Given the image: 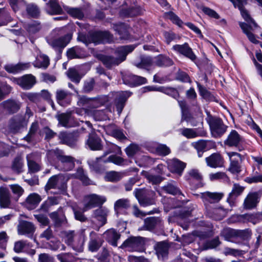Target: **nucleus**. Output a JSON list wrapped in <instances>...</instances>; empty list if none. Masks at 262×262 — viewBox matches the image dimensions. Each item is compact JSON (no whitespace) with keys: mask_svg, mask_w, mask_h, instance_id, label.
<instances>
[{"mask_svg":"<svg viewBox=\"0 0 262 262\" xmlns=\"http://www.w3.org/2000/svg\"><path fill=\"white\" fill-rule=\"evenodd\" d=\"M192 146L197 150L198 156L201 157L204 151L214 146V143L211 141L200 140L192 142Z\"/></svg>","mask_w":262,"mask_h":262,"instance_id":"nucleus-9","label":"nucleus"},{"mask_svg":"<svg viewBox=\"0 0 262 262\" xmlns=\"http://www.w3.org/2000/svg\"><path fill=\"white\" fill-rule=\"evenodd\" d=\"M261 196L257 192L250 193L245 198L243 207L246 209H252L255 208L259 202Z\"/></svg>","mask_w":262,"mask_h":262,"instance_id":"nucleus-10","label":"nucleus"},{"mask_svg":"<svg viewBox=\"0 0 262 262\" xmlns=\"http://www.w3.org/2000/svg\"><path fill=\"white\" fill-rule=\"evenodd\" d=\"M35 230L34 225L31 222L22 221L17 226V232L19 235H32Z\"/></svg>","mask_w":262,"mask_h":262,"instance_id":"nucleus-13","label":"nucleus"},{"mask_svg":"<svg viewBox=\"0 0 262 262\" xmlns=\"http://www.w3.org/2000/svg\"><path fill=\"white\" fill-rule=\"evenodd\" d=\"M50 63V60L48 57L43 54L39 55L36 59V60L33 63V66L38 68L46 69Z\"/></svg>","mask_w":262,"mask_h":262,"instance_id":"nucleus-38","label":"nucleus"},{"mask_svg":"<svg viewBox=\"0 0 262 262\" xmlns=\"http://www.w3.org/2000/svg\"><path fill=\"white\" fill-rule=\"evenodd\" d=\"M57 158L63 165L64 170H69L74 167V158L71 156L57 155Z\"/></svg>","mask_w":262,"mask_h":262,"instance_id":"nucleus-29","label":"nucleus"},{"mask_svg":"<svg viewBox=\"0 0 262 262\" xmlns=\"http://www.w3.org/2000/svg\"><path fill=\"white\" fill-rule=\"evenodd\" d=\"M134 48L131 46H122L116 49L115 51V54L116 57H115L116 59H121L122 58H124V60L126 58V56L127 54L131 52Z\"/></svg>","mask_w":262,"mask_h":262,"instance_id":"nucleus-35","label":"nucleus"},{"mask_svg":"<svg viewBox=\"0 0 262 262\" xmlns=\"http://www.w3.org/2000/svg\"><path fill=\"white\" fill-rule=\"evenodd\" d=\"M230 160V166L229 170L233 173H237L240 171V165L239 161L241 160V155L235 152H230L227 153Z\"/></svg>","mask_w":262,"mask_h":262,"instance_id":"nucleus-12","label":"nucleus"},{"mask_svg":"<svg viewBox=\"0 0 262 262\" xmlns=\"http://www.w3.org/2000/svg\"><path fill=\"white\" fill-rule=\"evenodd\" d=\"M66 178L62 174L53 176L49 179L45 189L48 190L52 188H58L64 190L66 188Z\"/></svg>","mask_w":262,"mask_h":262,"instance_id":"nucleus-5","label":"nucleus"},{"mask_svg":"<svg viewBox=\"0 0 262 262\" xmlns=\"http://www.w3.org/2000/svg\"><path fill=\"white\" fill-rule=\"evenodd\" d=\"M4 107L10 113H14L20 108V104L14 100H7L3 102Z\"/></svg>","mask_w":262,"mask_h":262,"instance_id":"nucleus-40","label":"nucleus"},{"mask_svg":"<svg viewBox=\"0 0 262 262\" xmlns=\"http://www.w3.org/2000/svg\"><path fill=\"white\" fill-rule=\"evenodd\" d=\"M53 256L46 253H40L38 255V262H54Z\"/></svg>","mask_w":262,"mask_h":262,"instance_id":"nucleus-59","label":"nucleus"},{"mask_svg":"<svg viewBox=\"0 0 262 262\" xmlns=\"http://www.w3.org/2000/svg\"><path fill=\"white\" fill-rule=\"evenodd\" d=\"M27 11L28 14L32 17H37L40 14V11L37 6L34 4H29L27 6Z\"/></svg>","mask_w":262,"mask_h":262,"instance_id":"nucleus-51","label":"nucleus"},{"mask_svg":"<svg viewBox=\"0 0 262 262\" xmlns=\"http://www.w3.org/2000/svg\"><path fill=\"white\" fill-rule=\"evenodd\" d=\"M172 49L182 54L185 57L189 58L191 60L194 61L196 57L193 53L192 49L189 47L188 43H185L183 45H176L172 47Z\"/></svg>","mask_w":262,"mask_h":262,"instance_id":"nucleus-11","label":"nucleus"},{"mask_svg":"<svg viewBox=\"0 0 262 262\" xmlns=\"http://www.w3.org/2000/svg\"><path fill=\"white\" fill-rule=\"evenodd\" d=\"M173 61L168 57L160 55L154 57V64L159 67H165L172 66Z\"/></svg>","mask_w":262,"mask_h":262,"instance_id":"nucleus-28","label":"nucleus"},{"mask_svg":"<svg viewBox=\"0 0 262 262\" xmlns=\"http://www.w3.org/2000/svg\"><path fill=\"white\" fill-rule=\"evenodd\" d=\"M32 115L31 110L27 108L24 116H16L10 120V128L14 132H17L20 128L26 126L30 117Z\"/></svg>","mask_w":262,"mask_h":262,"instance_id":"nucleus-3","label":"nucleus"},{"mask_svg":"<svg viewBox=\"0 0 262 262\" xmlns=\"http://www.w3.org/2000/svg\"><path fill=\"white\" fill-rule=\"evenodd\" d=\"M179 106L181 108L182 112V119L186 121L187 122H190L191 117L189 114L185 113V111L186 109V104L185 101H178Z\"/></svg>","mask_w":262,"mask_h":262,"instance_id":"nucleus-55","label":"nucleus"},{"mask_svg":"<svg viewBox=\"0 0 262 262\" xmlns=\"http://www.w3.org/2000/svg\"><path fill=\"white\" fill-rule=\"evenodd\" d=\"M73 137L72 134H67L65 132L60 133L59 134V138L62 142L70 146H73L75 145V142Z\"/></svg>","mask_w":262,"mask_h":262,"instance_id":"nucleus-43","label":"nucleus"},{"mask_svg":"<svg viewBox=\"0 0 262 262\" xmlns=\"http://www.w3.org/2000/svg\"><path fill=\"white\" fill-rule=\"evenodd\" d=\"M32 154H30L27 156L28 169L29 172L35 173L40 170V166L39 164L32 160Z\"/></svg>","mask_w":262,"mask_h":262,"instance_id":"nucleus-42","label":"nucleus"},{"mask_svg":"<svg viewBox=\"0 0 262 262\" xmlns=\"http://www.w3.org/2000/svg\"><path fill=\"white\" fill-rule=\"evenodd\" d=\"M72 36L67 34L64 37L54 39L51 43V46L55 49L64 48L70 42Z\"/></svg>","mask_w":262,"mask_h":262,"instance_id":"nucleus-24","label":"nucleus"},{"mask_svg":"<svg viewBox=\"0 0 262 262\" xmlns=\"http://www.w3.org/2000/svg\"><path fill=\"white\" fill-rule=\"evenodd\" d=\"M11 203L10 194L9 190L4 187L0 188V206L8 208Z\"/></svg>","mask_w":262,"mask_h":262,"instance_id":"nucleus-23","label":"nucleus"},{"mask_svg":"<svg viewBox=\"0 0 262 262\" xmlns=\"http://www.w3.org/2000/svg\"><path fill=\"white\" fill-rule=\"evenodd\" d=\"M208 122L213 137H220L226 132L227 126L223 123L222 120L220 118L211 117L209 118Z\"/></svg>","mask_w":262,"mask_h":262,"instance_id":"nucleus-4","label":"nucleus"},{"mask_svg":"<svg viewBox=\"0 0 262 262\" xmlns=\"http://www.w3.org/2000/svg\"><path fill=\"white\" fill-rule=\"evenodd\" d=\"M108 213L107 208L101 207L93 211V217L97 220L100 226H102L106 223Z\"/></svg>","mask_w":262,"mask_h":262,"instance_id":"nucleus-14","label":"nucleus"},{"mask_svg":"<svg viewBox=\"0 0 262 262\" xmlns=\"http://www.w3.org/2000/svg\"><path fill=\"white\" fill-rule=\"evenodd\" d=\"M17 83L23 89L28 90L36 83V79L32 75L27 74L18 79Z\"/></svg>","mask_w":262,"mask_h":262,"instance_id":"nucleus-18","label":"nucleus"},{"mask_svg":"<svg viewBox=\"0 0 262 262\" xmlns=\"http://www.w3.org/2000/svg\"><path fill=\"white\" fill-rule=\"evenodd\" d=\"M156 151L159 155L166 156L170 152V150L166 145L161 144L156 148Z\"/></svg>","mask_w":262,"mask_h":262,"instance_id":"nucleus-62","label":"nucleus"},{"mask_svg":"<svg viewBox=\"0 0 262 262\" xmlns=\"http://www.w3.org/2000/svg\"><path fill=\"white\" fill-rule=\"evenodd\" d=\"M224 193L222 192H205L200 194L201 198L203 202H209L210 203H215L219 202L223 197Z\"/></svg>","mask_w":262,"mask_h":262,"instance_id":"nucleus-15","label":"nucleus"},{"mask_svg":"<svg viewBox=\"0 0 262 262\" xmlns=\"http://www.w3.org/2000/svg\"><path fill=\"white\" fill-rule=\"evenodd\" d=\"M201 9L205 14L208 15L211 17L215 19H219L220 18L219 15L214 10L209 8L205 6H202L201 7Z\"/></svg>","mask_w":262,"mask_h":262,"instance_id":"nucleus-57","label":"nucleus"},{"mask_svg":"<svg viewBox=\"0 0 262 262\" xmlns=\"http://www.w3.org/2000/svg\"><path fill=\"white\" fill-rule=\"evenodd\" d=\"M144 244V238L143 237H131L124 242L123 246L130 248L134 251H140L142 249Z\"/></svg>","mask_w":262,"mask_h":262,"instance_id":"nucleus-7","label":"nucleus"},{"mask_svg":"<svg viewBox=\"0 0 262 262\" xmlns=\"http://www.w3.org/2000/svg\"><path fill=\"white\" fill-rule=\"evenodd\" d=\"M134 193L139 204L142 206L145 207L155 203V193L152 190L137 189L135 190Z\"/></svg>","mask_w":262,"mask_h":262,"instance_id":"nucleus-1","label":"nucleus"},{"mask_svg":"<svg viewBox=\"0 0 262 262\" xmlns=\"http://www.w3.org/2000/svg\"><path fill=\"white\" fill-rule=\"evenodd\" d=\"M168 167L172 171L181 175L185 167V164L178 160L173 159L169 162Z\"/></svg>","mask_w":262,"mask_h":262,"instance_id":"nucleus-31","label":"nucleus"},{"mask_svg":"<svg viewBox=\"0 0 262 262\" xmlns=\"http://www.w3.org/2000/svg\"><path fill=\"white\" fill-rule=\"evenodd\" d=\"M123 177V174L120 172L111 171L107 172L105 179L112 182H116L120 181Z\"/></svg>","mask_w":262,"mask_h":262,"instance_id":"nucleus-41","label":"nucleus"},{"mask_svg":"<svg viewBox=\"0 0 262 262\" xmlns=\"http://www.w3.org/2000/svg\"><path fill=\"white\" fill-rule=\"evenodd\" d=\"M155 249L159 259L164 260L167 258L169 247L166 243L164 242L158 243Z\"/></svg>","mask_w":262,"mask_h":262,"instance_id":"nucleus-21","label":"nucleus"},{"mask_svg":"<svg viewBox=\"0 0 262 262\" xmlns=\"http://www.w3.org/2000/svg\"><path fill=\"white\" fill-rule=\"evenodd\" d=\"M75 177L80 180L85 185L92 184V181L84 174L83 169L79 168L77 169Z\"/></svg>","mask_w":262,"mask_h":262,"instance_id":"nucleus-46","label":"nucleus"},{"mask_svg":"<svg viewBox=\"0 0 262 262\" xmlns=\"http://www.w3.org/2000/svg\"><path fill=\"white\" fill-rule=\"evenodd\" d=\"M165 16L167 18L170 19L173 23L179 26H180L182 24V21L179 19L178 16L172 12L166 13Z\"/></svg>","mask_w":262,"mask_h":262,"instance_id":"nucleus-63","label":"nucleus"},{"mask_svg":"<svg viewBox=\"0 0 262 262\" xmlns=\"http://www.w3.org/2000/svg\"><path fill=\"white\" fill-rule=\"evenodd\" d=\"M41 26L40 24L37 22H34L29 24L27 26L28 31L31 34H34L40 30Z\"/></svg>","mask_w":262,"mask_h":262,"instance_id":"nucleus-60","label":"nucleus"},{"mask_svg":"<svg viewBox=\"0 0 262 262\" xmlns=\"http://www.w3.org/2000/svg\"><path fill=\"white\" fill-rule=\"evenodd\" d=\"M114 29L115 31L118 32L120 35V38L121 39H127L128 36V32L126 31L124 25L121 24L119 25H116L114 26Z\"/></svg>","mask_w":262,"mask_h":262,"instance_id":"nucleus-50","label":"nucleus"},{"mask_svg":"<svg viewBox=\"0 0 262 262\" xmlns=\"http://www.w3.org/2000/svg\"><path fill=\"white\" fill-rule=\"evenodd\" d=\"M144 222V225L139 230L150 231L160 224V220L157 217H149L145 219Z\"/></svg>","mask_w":262,"mask_h":262,"instance_id":"nucleus-27","label":"nucleus"},{"mask_svg":"<svg viewBox=\"0 0 262 262\" xmlns=\"http://www.w3.org/2000/svg\"><path fill=\"white\" fill-rule=\"evenodd\" d=\"M244 189V187L238 184L235 183L233 184L232 191L229 193L227 200L231 207L235 205L236 199L242 193Z\"/></svg>","mask_w":262,"mask_h":262,"instance_id":"nucleus-16","label":"nucleus"},{"mask_svg":"<svg viewBox=\"0 0 262 262\" xmlns=\"http://www.w3.org/2000/svg\"><path fill=\"white\" fill-rule=\"evenodd\" d=\"M238 24L243 32L246 35L251 42L254 43L258 42L255 35L251 32V31H253L256 28H254L253 25L244 22H239Z\"/></svg>","mask_w":262,"mask_h":262,"instance_id":"nucleus-19","label":"nucleus"},{"mask_svg":"<svg viewBox=\"0 0 262 262\" xmlns=\"http://www.w3.org/2000/svg\"><path fill=\"white\" fill-rule=\"evenodd\" d=\"M135 65L138 68L148 70L150 67L155 65L154 58L152 59L149 56L141 57L140 62L135 63Z\"/></svg>","mask_w":262,"mask_h":262,"instance_id":"nucleus-34","label":"nucleus"},{"mask_svg":"<svg viewBox=\"0 0 262 262\" xmlns=\"http://www.w3.org/2000/svg\"><path fill=\"white\" fill-rule=\"evenodd\" d=\"M129 207V201L127 199H119L114 204V209L116 211L120 209H127Z\"/></svg>","mask_w":262,"mask_h":262,"instance_id":"nucleus-48","label":"nucleus"},{"mask_svg":"<svg viewBox=\"0 0 262 262\" xmlns=\"http://www.w3.org/2000/svg\"><path fill=\"white\" fill-rule=\"evenodd\" d=\"M9 2L11 7L15 12L23 8L26 5L24 0H9Z\"/></svg>","mask_w":262,"mask_h":262,"instance_id":"nucleus-52","label":"nucleus"},{"mask_svg":"<svg viewBox=\"0 0 262 262\" xmlns=\"http://www.w3.org/2000/svg\"><path fill=\"white\" fill-rule=\"evenodd\" d=\"M158 90H159V92H162L175 99H177L179 96V94L178 91L176 89L172 88L161 86L159 87Z\"/></svg>","mask_w":262,"mask_h":262,"instance_id":"nucleus-47","label":"nucleus"},{"mask_svg":"<svg viewBox=\"0 0 262 262\" xmlns=\"http://www.w3.org/2000/svg\"><path fill=\"white\" fill-rule=\"evenodd\" d=\"M56 118L58 120L60 125L64 127H67L71 118V113H61L57 115Z\"/></svg>","mask_w":262,"mask_h":262,"instance_id":"nucleus-45","label":"nucleus"},{"mask_svg":"<svg viewBox=\"0 0 262 262\" xmlns=\"http://www.w3.org/2000/svg\"><path fill=\"white\" fill-rule=\"evenodd\" d=\"M86 145L92 150H101L103 148L102 140L95 133L89 134Z\"/></svg>","mask_w":262,"mask_h":262,"instance_id":"nucleus-8","label":"nucleus"},{"mask_svg":"<svg viewBox=\"0 0 262 262\" xmlns=\"http://www.w3.org/2000/svg\"><path fill=\"white\" fill-rule=\"evenodd\" d=\"M207 165L212 168L222 167L224 164V160L221 156L217 153H214L205 159Z\"/></svg>","mask_w":262,"mask_h":262,"instance_id":"nucleus-17","label":"nucleus"},{"mask_svg":"<svg viewBox=\"0 0 262 262\" xmlns=\"http://www.w3.org/2000/svg\"><path fill=\"white\" fill-rule=\"evenodd\" d=\"M106 237L108 242L112 245L117 246V242L120 238V234H118L115 230L111 229L104 233Z\"/></svg>","mask_w":262,"mask_h":262,"instance_id":"nucleus-39","label":"nucleus"},{"mask_svg":"<svg viewBox=\"0 0 262 262\" xmlns=\"http://www.w3.org/2000/svg\"><path fill=\"white\" fill-rule=\"evenodd\" d=\"M145 177L149 182L151 183L152 184H159L163 180V178L159 176H155L149 173H146Z\"/></svg>","mask_w":262,"mask_h":262,"instance_id":"nucleus-56","label":"nucleus"},{"mask_svg":"<svg viewBox=\"0 0 262 262\" xmlns=\"http://www.w3.org/2000/svg\"><path fill=\"white\" fill-rule=\"evenodd\" d=\"M24 167L23 160L21 157H16L12 162L11 169L16 173L22 172L24 170Z\"/></svg>","mask_w":262,"mask_h":262,"instance_id":"nucleus-37","label":"nucleus"},{"mask_svg":"<svg viewBox=\"0 0 262 262\" xmlns=\"http://www.w3.org/2000/svg\"><path fill=\"white\" fill-rule=\"evenodd\" d=\"M27 245V241L23 240L17 241L14 243V250L16 253L21 252L26 247Z\"/></svg>","mask_w":262,"mask_h":262,"instance_id":"nucleus-61","label":"nucleus"},{"mask_svg":"<svg viewBox=\"0 0 262 262\" xmlns=\"http://www.w3.org/2000/svg\"><path fill=\"white\" fill-rule=\"evenodd\" d=\"M102 35L101 32H95L90 34L89 41H87L84 36H79L78 38L86 45L90 42L97 44L102 43Z\"/></svg>","mask_w":262,"mask_h":262,"instance_id":"nucleus-25","label":"nucleus"},{"mask_svg":"<svg viewBox=\"0 0 262 262\" xmlns=\"http://www.w3.org/2000/svg\"><path fill=\"white\" fill-rule=\"evenodd\" d=\"M30 67L29 63H18L16 64H9L5 67V70L12 73H18L21 71L28 69Z\"/></svg>","mask_w":262,"mask_h":262,"instance_id":"nucleus-30","label":"nucleus"},{"mask_svg":"<svg viewBox=\"0 0 262 262\" xmlns=\"http://www.w3.org/2000/svg\"><path fill=\"white\" fill-rule=\"evenodd\" d=\"M106 201L104 196L92 194L85 197L83 211H86L96 206L102 205Z\"/></svg>","mask_w":262,"mask_h":262,"instance_id":"nucleus-6","label":"nucleus"},{"mask_svg":"<svg viewBox=\"0 0 262 262\" xmlns=\"http://www.w3.org/2000/svg\"><path fill=\"white\" fill-rule=\"evenodd\" d=\"M69 78L73 82L79 83L81 77L75 69H70L67 72Z\"/></svg>","mask_w":262,"mask_h":262,"instance_id":"nucleus-49","label":"nucleus"},{"mask_svg":"<svg viewBox=\"0 0 262 262\" xmlns=\"http://www.w3.org/2000/svg\"><path fill=\"white\" fill-rule=\"evenodd\" d=\"M41 201L40 196L36 193L30 194L26 200V204L29 209H34Z\"/></svg>","mask_w":262,"mask_h":262,"instance_id":"nucleus-32","label":"nucleus"},{"mask_svg":"<svg viewBox=\"0 0 262 262\" xmlns=\"http://www.w3.org/2000/svg\"><path fill=\"white\" fill-rule=\"evenodd\" d=\"M38 128V123L37 122H33L30 128L28 134L24 137V140L27 141L28 142L32 141Z\"/></svg>","mask_w":262,"mask_h":262,"instance_id":"nucleus-44","label":"nucleus"},{"mask_svg":"<svg viewBox=\"0 0 262 262\" xmlns=\"http://www.w3.org/2000/svg\"><path fill=\"white\" fill-rule=\"evenodd\" d=\"M124 83L129 85L142 84L146 82V78L136 75H125L123 77Z\"/></svg>","mask_w":262,"mask_h":262,"instance_id":"nucleus-22","label":"nucleus"},{"mask_svg":"<svg viewBox=\"0 0 262 262\" xmlns=\"http://www.w3.org/2000/svg\"><path fill=\"white\" fill-rule=\"evenodd\" d=\"M182 134L187 138H193L200 136L196 129L187 128L182 130Z\"/></svg>","mask_w":262,"mask_h":262,"instance_id":"nucleus-54","label":"nucleus"},{"mask_svg":"<svg viewBox=\"0 0 262 262\" xmlns=\"http://www.w3.org/2000/svg\"><path fill=\"white\" fill-rule=\"evenodd\" d=\"M110 152H106L102 157L97 158L95 161L89 163L90 166L96 171H99V170L97 167V165L99 163H108L112 162L116 165H121L123 164L125 160L121 157L113 155H111L105 159L104 158Z\"/></svg>","mask_w":262,"mask_h":262,"instance_id":"nucleus-2","label":"nucleus"},{"mask_svg":"<svg viewBox=\"0 0 262 262\" xmlns=\"http://www.w3.org/2000/svg\"><path fill=\"white\" fill-rule=\"evenodd\" d=\"M47 11L50 14H59L62 10L56 1L52 0L47 4Z\"/></svg>","mask_w":262,"mask_h":262,"instance_id":"nucleus-36","label":"nucleus"},{"mask_svg":"<svg viewBox=\"0 0 262 262\" xmlns=\"http://www.w3.org/2000/svg\"><path fill=\"white\" fill-rule=\"evenodd\" d=\"M99 59L101 61L103 64L108 68H110L115 65H118L119 63L124 60V58L116 59V58L114 57L105 55L100 56Z\"/></svg>","mask_w":262,"mask_h":262,"instance_id":"nucleus-26","label":"nucleus"},{"mask_svg":"<svg viewBox=\"0 0 262 262\" xmlns=\"http://www.w3.org/2000/svg\"><path fill=\"white\" fill-rule=\"evenodd\" d=\"M130 95L128 92H121L118 94V98L116 100V103L117 111L119 113L121 112L124 104Z\"/></svg>","mask_w":262,"mask_h":262,"instance_id":"nucleus-33","label":"nucleus"},{"mask_svg":"<svg viewBox=\"0 0 262 262\" xmlns=\"http://www.w3.org/2000/svg\"><path fill=\"white\" fill-rule=\"evenodd\" d=\"M68 12L72 16L78 19L82 18L84 16L82 11L78 8H70L68 10Z\"/></svg>","mask_w":262,"mask_h":262,"instance_id":"nucleus-58","label":"nucleus"},{"mask_svg":"<svg viewBox=\"0 0 262 262\" xmlns=\"http://www.w3.org/2000/svg\"><path fill=\"white\" fill-rule=\"evenodd\" d=\"M231 232L235 235L244 239L249 238L251 236V231L248 229L243 230H233Z\"/></svg>","mask_w":262,"mask_h":262,"instance_id":"nucleus-53","label":"nucleus"},{"mask_svg":"<svg viewBox=\"0 0 262 262\" xmlns=\"http://www.w3.org/2000/svg\"><path fill=\"white\" fill-rule=\"evenodd\" d=\"M242 140V138L238 133L235 130H232L228 136L224 143L225 145L230 147L237 146Z\"/></svg>","mask_w":262,"mask_h":262,"instance_id":"nucleus-20","label":"nucleus"},{"mask_svg":"<svg viewBox=\"0 0 262 262\" xmlns=\"http://www.w3.org/2000/svg\"><path fill=\"white\" fill-rule=\"evenodd\" d=\"M139 147L136 144H130L126 148L125 151L128 157H133L139 150Z\"/></svg>","mask_w":262,"mask_h":262,"instance_id":"nucleus-64","label":"nucleus"}]
</instances>
